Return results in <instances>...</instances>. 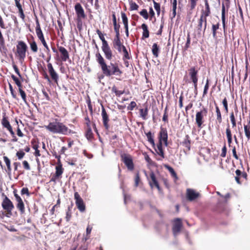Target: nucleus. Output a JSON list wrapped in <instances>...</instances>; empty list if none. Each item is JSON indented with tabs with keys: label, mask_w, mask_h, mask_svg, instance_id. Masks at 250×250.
<instances>
[{
	"label": "nucleus",
	"mask_w": 250,
	"mask_h": 250,
	"mask_svg": "<svg viewBox=\"0 0 250 250\" xmlns=\"http://www.w3.org/2000/svg\"><path fill=\"white\" fill-rule=\"evenodd\" d=\"M96 58L103 74L105 76H110L113 75L120 76L122 73L117 63H110L109 65H107L104 58L100 53L98 52L96 54Z\"/></svg>",
	"instance_id": "nucleus-1"
},
{
	"label": "nucleus",
	"mask_w": 250,
	"mask_h": 250,
	"mask_svg": "<svg viewBox=\"0 0 250 250\" xmlns=\"http://www.w3.org/2000/svg\"><path fill=\"white\" fill-rule=\"evenodd\" d=\"M44 127L54 134L67 135L70 132V129L65 125L57 120L50 122L48 125H44Z\"/></svg>",
	"instance_id": "nucleus-2"
},
{
	"label": "nucleus",
	"mask_w": 250,
	"mask_h": 250,
	"mask_svg": "<svg viewBox=\"0 0 250 250\" xmlns=\"http://www.w3.org/2000/svg\"><path fill=\"white\" fill-rule=\"evenodd\" d=\"M167 131L164 129H162L159 133V144L157 145V149L156 150L157 153L163 158L164 157V153L162 146L163 145L165 146H167Z\"/></svg>",
	"instance_id": "nucleus-3"
},
{
	"label": "nucleus",
	"mask_w": 250,
	"mask_h": 250,
	"mask_svg": "<svg viewBox=\"0 0 250 250\" xmlns=\"http://www.w3.org/2000/svg\"><path fill=\"white\" fill-rule=\"evenodd\" d=\"M27 48V46L23 42H18L17 45V55L20 60H23L25 57Z\"/></svg>",
	"instance_id": "nucleus-4"
},
{
	"label": "nucleus",
	"mask_w": 250,
	"mask_h": 250,
	"mask_svg": "<svg viewBox=\"0 0 250 250\" xmlns=\"http://www.w3.org/2000/svg\"><path fill=\"white\" fill-rule=\"evenodd\" d=\"M36 33L37 34V37L41 41L43 45L45 47L47 51H49V48L44 38L43 35L41 30L38 21H36Z\"/></svg>",
	"instance_id": "nucleus-5"
},
{
	"label": "nucleus",
	"mask_w": 250,
	"mask_h": 250,
	"mask_svg": "<svg viewBox=\"0 0 250 250\" xmlns=\"http://www.w3.org/2000/svg\"><path fill=\"white\" fill-rule=\"evenodd\" d=\"M207 109L203 108L201 111L197 112L196 114V122L198 127H200L204 122L203 119L207 114Z\"/></svg>",
	"instance_id": "nucleus-6"
},
{
	"label": "nucleus",
	"mask_w": 250,
	"mask_h": 250,
	"mask_svg": "<svg viewBox=\"0 0 250 250\" xmlns=\"http://www.w3.org/2000/svg\"><path fill=\"white\" fill-rule=\"evenodd\" d=\"M75 10L79 20L83 19L86 17L84 10L80 3H77L75 6Z\"/></svg>",
	"instance_id": "nucleus-7"
},
{
	"label": "nucleus",
	"mask_w": 250,
	"mask_h": 250,
	"mask_svg": "<svg viewBox=\"0 0 250 250\" xmlns=\"http://www.w3.org/2000/svg\"><path fill=\"white\" fill-rule=\"evenodd\" d=\"M74 198L76 200V204L78 208L80 211H83L85 210V205L83 199L81 198L78 192L75 193Z\"/></svg>",
	"instance_id": "nucleus-8"
},
{
	"label": "nucleus",
	"mask_w": 250,
	"mask_h": 250,
	"mask_svg": "<svg viewBox=\"0 0 250 250\" xmlns=\"http://www.w3.org/2000/svg\"><path fill=\"white\" fill-rule=\"evenodd\" d=\"M2 208L8 212H11L14 207L12 202L7 197H5L2 203Z\"/></svg>",
	"instance_id": "nucleus-9"
},
{
	"label": "nucleus",
	"mask_w": 250,
	"mask_h": 250,
	"mask_svg": "<svg viewBox=\"0 0 250 250\" xmlns=\"http://www.w3.org/2000/svg\"><path fill=\"white\" fill-rule=\"evenodd\" d=\"M113 46L115 49H117L119 52H122V50L125 47V46L122 44L120 40L119 35H116V37L113 42Z\"/></svg>",
	"instance_id": "nucleus-10"
},
{
	"label": "nucleus",
	"mask_w": 250,
	"mask_h": 250,
	"mask_svg": "<svg viewBox=\"0 0 250 250\" xmlns=\"http://www.w3.org/2000/svg\"><path fill=\"white\" fill-rule=\"evenodd\" d=\"M186 195L187 198L190 201L194 200L199 196V193L198 192L190 188L187 189Z\"/></svg>",
	"instance_id": "nucleus-11"
},
{
	"label": "nucleus",
	"mask_w": 250,
	"mask_h": 250,
	"mask_svg": "<svg viewBox=\"0 0 250 250\" xmlns=\"http://www.w3.org/2000/svg\"><path fill=\"white\" fill-rule=\"evenodd\" d=\"M122 157L123 162L127 168L130 170L132 169L133 168V164L131 156L126 154H124L122 155Z\"/></svg>",
	"instance_id": "nucleus-12"
},
{
	"label": "nucleus",
	"mask_w": 250,
	"mask_h": 250,
	"mask_svg": "<svg viewBox=\"0 0 250 250\" xmlns=\"http://www.w3.org/2000/svg\"><path fill=\"white\" fill-rule=\"evenodd\" d=\"M102 49L104 53V56L106 59L111 60L113 57L112 52L108 44L102 45Z\"/></svg>",
	"instance_id": "nucleus-13"
},
{
	"label": "nucleus",
	"mask_w": 250,
	"mask_h": 250,
	"mask_svg": "<svg viewBox=\"0 0 250 250\" xmlns=\"http://www.w3.org/2000/svg\"><path fill=\"white\" fill-rule=\"evenodd\" d=\"M102 49L104 53V56L106 59L111 60L113 57L112 52L108 44L102 45Z\"/></svg>",
	"instance_id": "nucleus-14"
},
{
	"label": "nucleus",
	"mask_w": 250,
	"mask_h": 250,
	"mask_svg": "<svg viewBox=\"0 0 250 250\" xmlns=\"http://www.w3.org/2000/svg\"><path fill=\"white\" fill-rule=\"evenodd\" d=\"M189 74L192 82L194 83L195 88L197 87L198 78L197 77V71L194 67H191L189 70Z\"/></svg>",
	"instance_id": "nucleus-15"
},
{
	"label": "nucleus",
	"mask_w": 250,
	"mask_h": 250,
	"mask_svg": "<svg viewBox=\"0 0 250 250\" xmlns=\"http://www.w3.org/2000/svg\"><path fill=\"white\" fill-rule=\"evenodd\" d=\"M47 68L52 79L56 83H57L59 78L58 75L54 69L53 66L51 63H48L47 64Z\"/></svg>",
	"instance_id": "nucleus-16"
},
{
	"label": "nucleus",
	"mask_w": 250,
	"mask_h": 250,
	"mask_svg": "<svg viewBox=\"0 0 250 250\" xmlns=\"http://www.w3.org/2000/svg\"><path fill=\"white\" fill-rule=\"evenodd\" d=\"M14 196L16 198V201L18 204L17 205V208L20 210L21 213L24 212V205L21 198L16 193H14Z\"/></svg>",
	"instance_id": "nucleus-17"
},
{
	"label": "nucleus",
	"mask_w": 250,
	"mask_h": 250,
	"mask_svg": "<svg viewBox=\"0 0 250 250\" xmlns=\"http://www.w3.org/2000/svg\"><path fill=\"white\" fill-rule=\"evenodd\" d=\"M181 226L182 223L180 219H176L174 221L173 231L174 235L180 231Z\"/></svg>",
	"instance_id": "nucleus-18"
},
{
	"label": "nucleus",
	"mask_w": 250,
	"mask_h": 250,
	"mask_svg": "<svg viewBox=\"0 0 250 250\" xmlns=\"http://www.w3.org/2000/svg\"><path fill=\"white\" fill-rule=\"evenodd\" d=\"M59 50L61 54V59L62 61L65 62L69 58L68 51L62 46L59 47Z\"/></svg>",
	"instance_id": "nucleus-19"
},
{
	"label": "nucleus",
	"mask_w": 250,
	"mask_h": 250,
	"mask_svg": "<svg viewBox=\"0 0 250 250\" xmlns=\"http://www.w3.org/2000/svg\"><path fill=\"white\" fill-rule=\"evenodd\" d=\"M150 177L151 180L149 181V184L151 188H153L154 187H155L158 189V190H160L159 184L155 178V176L154 173H151Z\"/></svg>",
	"instance_id": "nucleus-20"
},
{
	"label": "nucleus",
	"mask_w": 250,
	"mask_h": 250,
	"mask_svg": "<svg viewBox=\"0 0 250 250\" xmlns=\"http://www.w3.org/2000/svg\"><path fill=\"white\" fill-rule=\"evenodd\" d=\"M102 115L104 125L107 128V123L108 121V115H107V114L105 111V110L104 108H103V109H102Z\"/></svg>",
	"instance_id": "nucleus-21"
},
{
	"label": "nucleus",
	"mask_w": 250,
	"mask_h": 250,
	"mask_svg": "<svg viewBox=\"0 0 250 250\" xmlns=\"http://www.w3.org/2000/svg\"><path fill=\"white\" fill-rule=\"evenodd\" d=\"M244 131L245 135L249 140L250 139V119L247 125H244Z\"/></svg>",
	"instance_id": "nucleus-22"
},
{
	"label": "nucleus",
	"mask_w": 250,
	"mask_h": 250,
	"mask_svg": "<svg viewBox=\"0 0 250 250\" xmlns=\"http://www.w3.org/2000/svg\"><path fill=\"white\" fill-rule=\"evenodd\" d=\"M206 17H205V15H204L203 14H202L201 15V16L200 17L199 21V24H198L199 29H201L202 28L203 22H204L205 29L206 28V25H207Z\"/></svg>",
	"instance_id": "nucleus-23"
},
{
	"label": "nucleus",
	"mask_w": 250,
	"mask_h": 250,
	"mask_svg": "<svg viewBox=\"0 0 250 250\" xmlns=\"http://www.w3.org/2000/svg\"><path fill=\"white\" fill-rule=\"evenodd\" d=\"M1 124L2 126L6 128L7 130L10 129L12 126H11L9 121L7 120V117L3 116L1 121Z\"/></svg>",
	"instance_id": "nucleus-24"
},
{
	"label": "nucleus",
	"mask_w": 250,
	"mask_h": 250,
	"mask_svg": "<svg viewBox=\"0 0 250 250\" xmlns=\"http://www.w3.org/2000/svg\"><path fill=\"white\" fill-rule=\"evenodd\" d=\"M141 27L143 30V37H144L145 38H148L149 37V31H148L147 25L146 24L143 23V24H142Z\"/></svg>",
	"instance_id": "nucleus-25"
},
{
	"label": "nucleus",
	"mask_w": 250,
	"mask_h": 250,
	"mask_svg": "<svg viewBox=\"0 0 250 250\" xmlns=\"http://www.w3.org/2000/svg\"><path fill=\"white\" fill-rule=\"evenodd\" d=\"M113 25H114V28L115 30V31L116 32V35H120L119 33V28L120 26L119 25H117V21H116V19L115 15H113Z\"/></svg>",
	"instance_id": "nucleus-26"
},
{
	"label": "nucleus",
	"mask_w": 250,
	"mask_h": 250,
	"mask_svg": "<svg viewBox=\"0 0 250 250\" xmlns=\"http://www.w3.org/2000/svg\"><path fill=\"white\" fill-rule=\"evenodd\" d=\"M152 52L154 56L156 57L158 56L159 48L156 43H154L152 47Z\"/></svg>",
	"instance_id": "nucleus-27"
},
{
	"label": "nucleus",
	"mask_w": 250,
	"mask_h": 250,
	"mask_svg": "<svg viewBox=\"0 0 250 250\" xmlns=\"http://www.w3.org/2000/svg\"><path fill=\"white\" fill-rule=\"evenodd\" d=\"M63 172V169L61 165H58L56 167V176L57 177H60Z\"/></svg>",
	"instance_id": "nucleus-28"
},
{
	"label": "nucleus",
	"mask_w": 250,
	"mask_h": 250,
	"mask_svg": "<svg viewBox=\"0 0 250 250\" xmlns=\"http://www.w3.org/2000/svg\"><path fill=\"white\" fill-rule=\"evenodd\" d=\"M165 167L169 171L171 176L172 177H173L176 180H177V174H176V172H175V171L174 170V169H173V168H172L171 167H170V166H169L168 165H165Z\"/></svg>",
	"instance_id": "nucleus-29"
},
{
	"label": "nucleus",
	"mask_w": 250,
	"mask_h": 250,
	"mask_svg": "<svg viewBox=\"0 0 250 250\" xmlns=\"http://www.w3.org/2000/svg\"><path fill=\"white\" fill-rule=\"evenodd\" d=\"M97 33L100 39L102 41V45H104L108 44L107 42H106V41H105V40L104 39V35L99 30H97Z\"/></svg>",
	"instance_id": "nucleus-30"
},
{
	"label": "nucleus",
	"mask_w": 250,
	"mask_h": 250,
	"mask_svg": "<svg viewBox=\"0 0 250 250\" xmlns=\"http://www.w3.org/2000/svg\"><path fill=\"white\" fill-rule=\"evenodd\" d=\"M3 161L5 162L9 171H11L10 160L7 156L3 157Z\"/></svg>",
	"instance_id": "nucleus-31"
},
{
	"label": "nucleus",
	"mask_w": 250,
	"mask_h": 250,
	"mask_svg": "<svg viewBox=\"0 0 250 250\" xmlns=\"http://www.w3.org/2000/svg\"><path fill=\"white\" fill-rule=\"evenodd\" d=\"M140 116L144 119L146 120V116L147 115V109H140Z\"/></svg>",
	"instance_id": "nucleus-32"
},
{
	"label": "nucleus",
	"mask_w": 250,
	"mask_h": 250,
	"mask_svg": "<svg viewBox=\"0 0 250 250\" xmlns=\"http://www.w3.org/2000/svg\"><path fill=\"white\" fill-rule=\"evenodd\" d=\"M121 17L125 26H128V19L125 13H121Z\"/></svg>",
	"instance_id": "nucleus-33"
},
{
	"label": "nucleus",
	"mask_w": 250,
	"mask_h": 250,
	"mask_svg": "<svg viewBox=\"0 0 250 250\" xmlns=\"http://www.w3.org/2000/svg\"><path fill=\"white\" fill-rule=\"evenodd\" d=\"M226 134H227L228 143L229 144H230L232 142V138H231V131L229 128H227Z\"/></svg>",
	"instance_id": "nucleus-34"
},
{
	"label": "nucleus",
	"mask_w": 250,
	"mask_h": 250,
	"mask_svg": "<svg viewBox=\"0 0 250 250\" xmlns=\"http://www.w3.org/2000/svg\"><path fill=\"white\" fill-rule=\"evenodd\" d=\"M129 5H130V9L131 10H136L138 9L139 6L133 1H130L129 2Z\"/></svg>",
	"instance_id": "nucleus-35"
},
{
	"label": "nucleus",
	"mask_w": 250,
	"mask_h": 250,
	"mask_svg": "<svg viewBox=\"0 0 250 250\" xmlns=\"http://www.w3.org/2000/svg\"><path fill=\"white\" fill-rule=\"evenodd\" d=\"M153 2L154 3V7L155 9L156 10L157 14L158 15H160V5L159 3H157L154 0H153Z\"/></svg>",
	"instance_id": "nucleus-36"
},
{
	"label": "nucleus",
	"mask_w": 250,
	"mask_h": 250,
	"mask_svg": "<svg viewBox=\"0 0 250 250\" xmlns=\"http://www.w3.org/2000/svg\"><path fill=\"white\" fill-rule=\"evenodd\" d=\"M30 48L34 52H37L38 51L37 45L35 42L33 41L30 43Z\"/></svg>",
	"instance_id": "nucleus-37"
},
{
	"label": "nucleus",
	"mask_w": 250,
	"mask_h": 250,
	"mask_svg": "<svg viewBox=\"0 0 250 250\" xmlns=\"http://www.w3.org/2000/svg\"><path fill=\"white\" fill-rule=\"evenodd\" d=\"M205 5H206V11L204 14V15H205V17H207L209 15L210 13V10H209V4L207 0H205Z\"/></svg>",
	"instance_id": "nucleus-38"
},
{
	"label": "nucleus",
	"mask_w": 250,
	"mask_h": 250,
	"mask_svg": "<svg viewBox=\"0 0 250 250\" xmlns=\"http://www.w3.org/2000/svg\"><path fill=\"white\" fill-rule=\"evenodd\" d=\"M216 112L217 114V119L219 123H221L222 122V117H221V114L220 111L219 107L216 105Z\"/></svg>",
	"instance_id": "nucleus-39"
},
{
	"label": "nucleus",
	"mask_w": 250,
	"mask_h": 250,
	"mask_svg": "<svg viewBox=\"0 0 250 250\" xmlns=\"http://www.w3.org/2000/svg\"><path fill=\"white\" fill-rule=\"evenodd\" d=\"M140 14L146 20H147L148 18V13L146 9H143L140 12Z\"/></svg>",
	"instance_id": "nucleus-40"
},
{
	"label": "nucleus",
	"mask_w": 250,
	"mask_h": 250,
	"mask_svg": "<svg viewBox=\"0 0 250 250\" xmlns=\"http://www.w3.org/2000/svg\"><path fill=\"white\" fill-rule=\"evenodd\" d=\"M25 155V153L22 150H20L16 153V156L18 159H21Z\"/></svg>",
	"instance_id": "nucleus-41"
},
{
	"label": "nucleus",
	"mask_w": 250,
	"mask_h": 250,
	"mask_svg": "<svg viewBox=\"0 0 250 250\" xmlns=\"http://www.w3.org/2000/svg\"><path fill=\"white\" fill-rule=\"evenodd\" d=\"M177 8V0H173L172 2V11L174 16L176 15V10Z\"/></svg>",
	"instance_id": "nucleus-42"
},
{
	"label": "nucleus",
	"mask_w": 250,
	"mask_h": 250,
	"mask_svg": "<svg viewBox=\"0 0 250 250\" xmlns=\"http://www.w3.org/2000/svg\"><path fill=\"white\" fill-rule=\"evenodd\" d=\"M19 92L21 94V96L23 99L24 103H26V94L23 90H22L21 89H19Z\"/></svg>",
	"instance_id": "nucleus-43"
},
{
	"label": "nucleus",
	"mask_w": 250,
	"mask_h": 250,
	"mask_svg": "<svg viewBox=\"0 0 250 250\" xmlns=\"http://www.w3.org/2000/svg\"><path fill=\"white\" fill-rule=\"evenodd\" d=\"M230 118L231 122L232 124V126L235 127L236 126V122H235V120L234 115V114L233 112H232L230 114Z\"/></svg>",
	"instance_id": "nucleus-44"
},
{
	"label": "nucleus",
	"mask_w": 250,
	"mask_h": 250,
	"mask_svg": "<svg viewBox=\"0 0 250 250\" xmlns=\"http://www.w3.org/2000/svg\"><path fill=\"white\" fill-rule=\"evenodd\" d=\"M136 106V104L135 102H131L129 105L127 106V109L132 110L133 108Z\"/></svg>",
	"instance_id": "nucleus-45"
},
{
	"label": "nucleus",
	"mask_w": 250,
	"mask_h": 250,
	"mask_svg": "<svg viewBox=\"0 0 250 250\" xmlns=\"http://www.w3.org/2000/svg\"><path fill=\"white\" fill-rule=\"evenodd\" d=\"M219 28V25L218 24H213L212 26V29L213 31V36L214 37L216 35V31Z\"/></svg>",
	"instance_id": "nucleus-46"
},
{
	"label": "nucleus",
	"mask_w": 250,
	"mask_h": 250,
	"mask_svg": "<svg viewBox=\"0 0 250 250\" xmlns=\"http://www.w3.org/2000/svg\"><path fill=\"white\" fill-rule=\"evenodd\" d=\"M198 0H189L190 2V6L192 9H194L196 5Z\"/></svg>",
	"instance_id": "nucleus-47"
},
{
	"label": "nucleus",
	"mask_w": 250,
	"mask_h": 250,
	"mask_svg": "<svg viewBox=\"0 0 250 250\" xmlns=\"http://www.w3.org/2000/svg\"><path fill=\"white\" fill-rule=\"evenodd\" d=\"M223 104L225 107V110L226 112H228V103H227V100L226 98H225L223 101Z\"/></svg>",
	"instance_id": "nucleus-48"
},
{
	"label": "nucleus",
	"mask_w": 250,
	"mask_h": 250,
	"mask_svg": "<svg viewBox=\"0 0 250 250\" xmlns=\"http://www.w3.org/2000/svg\"><path fill=\"white\" fill-rule=\"evenodd\" d=\"M122 51L123 52L124 57L126 59H129V55L125 47L124 48V49L122 50Z\"/></svg>",
	"instance_id": "nucleus-49"
},
{
	"label": "nucleus",
	"mask_w": 250,
	"mask_h": 250,
	"mask_svg": "<svg viewBox=\"0 0 250 250\" xmlns=\"http://www.w3.org/2000/svg\"><path fill=\"white\" fill-rule=\"evenodd\" d=\"M122 51L123 52L124 57L126 59H129V55L125 47L124 48V49L122 50Z\"/></svg>",
	"instance_id": "nucleus-50"
},
{
	"label": "nucleus",
	"mask_w": 250,
	"mask_h": 250,
	"mask_svg": "<svg viewBox=\"0 0 250 250\" xmlns=\"http://www.w3.org/2000/svg\"><path fill=\"white\" fill-rule=\"evenodd\" d=\"M22 164L25 169L27 170H29L30 169V166L26 161H24Z\"/></svg>",
	"instance_id": "nucleus-51"
},
{
	"label": "nucleus",
	"mask_w": 250,
	"mask_h": 250,
	"mask_svg": "<svg viewBox=\"0 0 250 250\" xmlns=\"http://www.w3.org/2000/svg\"><path fill=\"white\" fill-rule=\"evenodd\" d=\"M113 91L115 93L117 96H120L124 93V91L117 90L115 88H113Z\"/></svg>",
	"instance_id": "nucleus-52"
},
{
	"label": "nucleus",
	"mask_w": 250,
	"mask_h": 250,
	"mask_svg": "<svg viewBox=\"0 0 250 250\" xmlns=\"http://www.w3.org/2000/svg\"><path fill=\"white\" fill-rule=\"evenodd\" d=\"M12 78L13 79V80L15 81V82L18 85V86H20L21 85V83L20 82V81L19 80V79L16 77L15 76H12Z\"/></svg>",
	"instance_id": "nucleus-53"
},
{
	"label": "nucleus",
	"mask_w": 250,
	"mask_h": 250,
	"mask_svg": "<svg viewBox=\"0 0 250 250\" xmlns=\"http://www.w3.org/2000/svg\"><path fill=\"white\" fill-rule=\"evenodd\" d=\"M208 80L207 81V83H206V84L205 86V87H204V95H205L207 93V91H208Z\"/></svg>",
	"instance_id": "nucleus-54"
},
{
	"label": "nucleus",
	"mask_w": 250,
	"mask_h": 250,
	"mask_svg": "<svg viewBox=\"0 0 250 250\" xmlns=\"http://www.w3.org/2000/svg\"><path fill=\"white\" fill-rule=\"evenodd\" d=\"M19 15H20V17L22 19V20H24V13H23V10L22 9H20L19 10Z\"/></svg>",
	"instance_id": "nucleus-55"
},
{
	"label": "nucleus",
	"mask_w": 250,
	"mask_h": 250,
	"mask_svg": "<svg viewBox=\"0 0 250 250\" xmlns=\"http://www.w3.org/2000/svg\"><path fill=\"white\" fill-rule=\"evenodd\" d=\"M15 1L16 6L18 8V10L22 9V7L21 4H20L19 1L18 0H14Z\"/></svg>",
	"instance_id": "nucleus-56"
},
{
	"label": "nucleus",
	"mask_w": 250,
	"mask_h": 250,
	"mask_svg": "<svg viewBox=\"0 0 250 250\" xmlns=\"http://www.w3.org/2000/svg\"><path fill=\"white\" fill-rule=\"evenodd\" d=\"M0 26L1 28L5 29V24L4 23L3 21L2 20V17L0 16Z\"/></svg>",
	"instance_id": "nucleus-57"
},
{
	"label": "nucleus",
	"mask_w": 250,
	"mask_h": 250,
	"mask_svg": "<svg viewBox=\"0 0 250 250\" xmlns=\"http://www.w3.org/2000/svg\"><path fill=\"white\" fill-rule=\"evenodd\" d=\"M149 13L150 15V18L152 19V18L155 15V13L152 7L149 8Z\"/></svg>",
	"instance_id": "nucleus-58"
},
{
	"label": "nucleus",
	"mask_w": 250,
	"mask_h": 250,
	"mask_svg": "<svg viewBox=\"0 0 250 250\" xmlns=\"http://www.w3.org/2000/svg\"><path fill=\"white\" fill-rule=\"evenodd\" d=\"M222 19L223 21L224 22L225 19V6L224 5L222 6Z\"/></svg>",
	"instance_id": "nucleus-59"
},
{
	"label": "nucleus",
	"mask_w": 250,
	"mask_h": 250,
	"mask_svg": "<svg viewBox=\"0 0 250 250\" xmlns=\"http://www.w3.org/2000/svg\"><path fill=\"white\" fill-rule=\"evenodd\" d=\"M140 178L139 177L138 174H136V178H135V186H137L139 184Z\"/></svg>",
	"instance_id": "nucleus-60"
},
{
	"label": "nucleus",
	"mask_w": 250,
	"mask_h": 250,
	"mask_svg": "<svg viewBox=\"0 0 250 250\" xmlns=\"http://www.w3.org/2000/svg\"><path fill=\"white\" fill-rule=\"evenodd\" d=\"M232 153L234 157L237 160L238 159V157L236 154V151L235 148H233V149H232Z\"/></svg>",
	"instance_id": "nucleus-61"
},
{
	"label": "nucleus",
	"mask_w": 250,
	"mask_h": 250,
	"mask_svg": "<svg viewBox=\"0 0 250 250\" xmlns=\"http://www.w3.org/2000/svg\"><path fill=\"white\" fill-rule=\"evenodd\" d=\"M92 229V228L91 227H90L89 226H87V227L86 228V234L87 235H89L91 233Z\"/></svg>",
	"instance_id": "nucleus-62"
},
{
	"label": "nucleus",
	"mask_w": 250,
	"mask_h": 250,
	"mask_svg": "<svg viewBox=\"0 0 250 250\" xmlns=\"http://www.w3.org/2000/svg\"><path fill=\"white\" fill-rule=\"evenodd\" d=\"M179 106L180 108L183 107V96H181L179 98Z\"/></svg>",
	"instance_id": "nucleus-63"
},
{
	"label": "nucleus",
	"mask_w": 250,
	"mask_h": 250,
	"mask_svg": "<svg viewBox=\"0 0 250 250\" xmlns=\"http://www.w3.org/2000/svg\"><path fill=\"white\" fill-rule=\"evenodd\" d=\"M17 135L20 137H22L23 136L22 132L19 128H18L17 130Z\"/></svg>",
	"instance_id": "nucleus-64"
}]
</instances>
